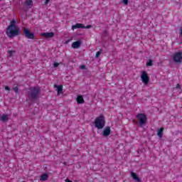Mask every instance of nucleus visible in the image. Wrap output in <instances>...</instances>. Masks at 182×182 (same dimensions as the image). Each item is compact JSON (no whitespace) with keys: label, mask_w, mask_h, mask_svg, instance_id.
Returning a JSON list of instances; mask_svg holds the SVG:
<instances>
[{"label":"nucleus","mask_w":182,"mask_h":182,"mask_svg":"<svg viewBox=\"0 0 182 182\" xmlns=\"http://www.w3.org/2000/svg\"><path fill=\"white\" fill-rule=\"evenodd\" d=\"M6 33L8 38H15V36H18L22 34V31L19 26L16 25V21L13 20L10 22L9 26L6 28Z\"/></svg>","instance_id":"obj_1"},{"label":"nucleus","mask_w":182,"mask_h":182,"mask_svg":"<svg viewBox=\"0 0 182 182\" xmlns=\"http://www.w3.org/2000/svg\"><path fill=\"white\" fill-rule=\"evenodd\" d=\"M41 95V88L39 87H31L28 92V99L30 102H36Z\"/></svg>","instance_id":"obj_2"},{"label":"nucleus","mask_w":182,"mask_h":182,"mask_svg":"<svg viewBox=\"0 0 182 182\" xmlns=\"http://www.w3.org/2000/svg\"><path fill=\"white\" fill-rule=\"evenodd\" d=\"M105 124H106V121L105 120V116H103V114H101L95 119V126L97 129H103L105 127Z\"/></svg>","instance_id":"obj_3"},{"label":"nucleus","mask_w":182,"mask_h":182,"mask_svg":"<svg viewBox=\"0 0 182 182\" xmlns=\"http://www.w3.org/2000/svg\"><path fill=\"white\" fill-rule=\"evenodd\" d=\"M136 119H138L140 127H143L147 123V115L146 114L139 113L136 115Z\"/></svg>","instance_id":"obj_4"},{"label":"nucleus","mask_w":182,"mask_h":182,"mask_svg":"<svg viewBox=\"0 0 182 182\" xmlns=\"http://www.w3.org/2000/svg\"><path fill=\"white\" fill-rule=\"evenodd\" d=\"M173 60L175 63H182V52L175 53L173 55Z\"/></svg>","instance_id":"obj_5"},{"label":"nucleus","mask_w":182,"mask_h":182,"mask_svg":"<svg viewBox=\"0 0 182 182\" xmlns=\"http://www.w3.org/2000/svg\"><path fill=\"white\" fill-rule=\"evenodd\" d=\"M23 33L25 35V37L27 38V39H35V34L31 32V31L26 28H23Z\"/></svg>","instance_id":"obj_6"},{"label":"nucleus","mask_w":182,"mask_h":182,"mask_svg":"<svg viewBox=\"0 0 182 182\" xmlns=\"http://www.w3.org/2000/svg\"><path fill=\"white\" fill-rule=\"evenodd\" d=\"M141 79L145 85H149L150 78L149 77V75L147 74V72H146L144 70L142 71L141 75Z\"/></svg>","instance_id":"obj_7"},{"label":"nucleus","mask_w":182,"mask_h":182,"mask_svg":"<svg viewBox=\"0 0 182 182\" xmlns=\"http://www.w3.org/2000/svg\"><path fill=\"white\" fill-rule=\"evenodd\" d=\"M110 132H111L110 127H106L102 132V136L104 137H107L108 136L110 135Z\"/></svg>","instance_id":"obj_8"},{"label":"nucleus","mask_w":182,"mask_h":182,"mask_svg":"<svg viewBox=\"0 0 182 182\" xmlns=\"http://www.w3.org/2000/svg\"><path fill=\"white\" fill-rule=\"evenodd\" d=\"M80 45H82V41H77L75 42H73L71 46L72 48H73V49H78V48H80Z\"/></svg>","instance_id":"obj_9"},{"label":"nucleus","mask_w":182,"mask_h":182,"mask_svg":"<svg viewBox=\"0 0 182 182\" xmlns=\"http://www.w3.org/2000/svg\"><path fill=\"white\" fill-rule=\"evenodd\" d=\"M72 29H85V25L82 23H76L75 25L72 26Z\"/></svg>","instance_id":"obj_10"},{"label":"nucleus","mask_w":182,"mask_h":182,"mask_svg":"<svg viewBox=\"0 0 182 182\" xmlns=\"http://www.w3.org/2000/svg\"><path fill=\"white\" fill-rule=\"evenodd\" d=\"M54 87L57 89L58 95L63 93V85H54Z\"/></svg>","instance_id":"obj_11"},{"label":"nucleus","mask_w":182,"mask_h":182,"mask_svg":"<svg viewBox=\"0 0 182 182\" xmlns=\"http://www.w3.org/2000/svg\"><path fill=\"white\" fill-rule=\"evenodd\" d=\"M42 36L48 39L49 38H53V36H55V33L53 32L43 33H42Z\"/></svg>","instance_id":"obj_12"},{"label":"nucleus","mask_w":182,"mask_h":182,"mask_svg":"<svg viewBox=\"0 0 182 182\" xmlns=\"http://www.w3.org/2000/svg\"><path fill=\"white\" fill-rule=\"evenodd\" d=\"M24 5H26L28 9H31L33 6V1L32 0H26Z\"/></svg>","instance_id":"obj_13"},{"label":"nucleus","mask_w":182,"mask_h":182,"mask_svg":"<svg viewBox=\"0 0 182 182\" xmlns=\"http://www.w3.org/2000/svg\"><path fill=\"white\" fill-rule=\"evenodd\" d=\"M131 176H132V178L134 180H135V181H136V182H140L141 181L140 178H139V176H137V174H136V173L131 172Z\"/></svg>","instance_id":"obj_14"},{"label":"nucleus","mask_w":182,"mask_h":182,"mask_svg":"<svg viewBox=\"0 0 182 182\" xmlns=\"http://www.w3.org/2000/svg\"><path fill=\"white\" fill-rule=\"evenodd\" d=\"M77 102L78 105H82V103H85V100L83 99V96L78 95L77 97Z\"/></svg>","instance_id":"obj_15"},{"label":"nucleus","mask_w":182,"mask_h":182,"mask_svg":"<svg viewBox=\"0 0 182 182\" xmlns=\"http://www.w3.org/2000/svg\"><path fill=\"white\" fill-rule=\"evenodd\" d=\"M0 120H1V122H3L4 123H5V122H8V120H9V117L8 114H4L1 117Z\"/></svg>","instance_id":"obj_16"},{"label":"nucleus","mask_w":182,"mask_h":182,"mask_svg":"<svg viewBox=\"0 0 182 182\" xmlns=\"http://www.w3.org/2000/svg\"><path fill=\"white\" fill-rule=\"evenodd\" d=\"M48 178H49V175H48V173H43V175H41V176L40 178V181H46V180H48Z\"/></svg>","instance_id":"obj_17"},{"label":"nucleus","mask_w":182,"mask_h":182,"mask_svg":"<svg viewBox=\"0 0 182 182\" xmlns=\"http://www.w3.org/2000/svg\"><path fill=\"white\" fill-rule=\"evenodd\" d=\"M163 132H164V128H161L158 129L157 136L161 139L163 137Z\"/></svg>","instance_id":"obj_18"},{"label":"nucleus","mask_w":182,"mask_h":182,"mask_svg":"<svg viewBox=\"0 0 182 182\" xmlns=\"http://www.w3.org/2000/svg\"><path fill=\"white\" fill-rule=\"evenodd\" d=\"M102 50L100 49L98 52H97L95 55V58L97 59V58H100V55H102Z\"/></svg>","instance_id":"obj_19"},{"label":"nucleus","mask_w":182,"mask_h":182,"mask_svg":"<svg viewBox=\"0 0 182 182\" xmlns=\"http://www.w3.org/2000/svg\"><path fill=\"white\" fill-rule=\"evenodd\" d=\"M8 53H9V58H11L14 55V53H15V50H10L8 51Z\"/></svg>","instance_id":"obj_20"},{"label":"nucleus","mask_w":182,"mask_h":182,"mask_svg":"<svg viewBox=\"0 0 182 182\" xmlns=\"http://www.w3.org/2000/svg\"><path fill=\"white\" fill-rule=\"evenodd\" d=\"M146 66H153V60H149L146 63Z\"/></svg>","instance_id":"obj_21"},{"label":"nucleus","mask_w":182,"mask_h":182,"mask_svg":"<svg viewBox=\"0 0 182 182\" xmlns=\"http://www.w3.org/2000/svg\"><path fill=\"white\" fill-rule=\"evenodd\" d=\"M13 90L15 92V93H19V88L18 87H14Z\"/></svg>","instance_id":"obj_22"},{"label":"nucleus","mask_w":182,"mask_h":182,"mask_svg":"<svg viewBox=\"0 0 182 182\" xmlns=\"http://www.w3.org/2000/svg\"><path fill=\"white\" fill-rule=\"evenodd\" d=\"M123 4L124 5H129V0H123Z\"/></svg>","instance_id":"obj_23"},{"label":"nucleus","mask_w":182,"mask_h":182,"mask_svg":"<svg viewBox=\"0 0 182 182\" xmlns=\"http://www.w3.org/2000/svg\"><path fill=\"white\" fill-rule=\"evenodd\" d=\"M92 28V25H88L87 26H85L84 29H90Z\"/></svg>","instance_id":"obj_24"},{"label":"nucleus","mask_w":182,"mask_h":182,"mask_svg":"<svg viewBox=\"0 0 182 182\" xmlns=\"http://www.w3.org/2000/svg\"><path fill=\"white\" fill-rule=\"evenodd\" d=\"M53 66L54 68H58V66H59V63H54Z\"/></svg>","instance_id":"obj_25"},{"label":"nucleus","mask_w":182,"mask_h":182,"mask_svg":"<svg viewBox=\"0 0 182 182\" xmlns=\"http://www.w3.org/2000/svg\"><path fill=\"white\" fill-rule=\"evenodd\" d=\"M4 89L5 90H11V88L8 86H5Z\"/></svg>","instance_id":"obj_26"},{"label":"nucleus","mask_w":182,"mask_h":182,"mask_svg":"<svg viewBox=\"0 0 182 182\" xmlns=\"http://www.w3.org/2000/svg\"><path fill=\"white\" fill-rule=\"evenodd\" d=\"M80 69H86V65H81Z\"/></svg>","instance_id":"obj_27"},{"label":"nucleus","mask_w":182,"mask_h":182,"mask_svg":"<svg viewBox=\"0 0 182 182\" xmlns=\"http://www.w3.org/2000/svg\"><path fill=\"white\" fill-rule=\"evenodd\" d=\"M180 87H181V85H180V84H177L176 85V88L180 89Z\"/></svg>","instance_id":"obj_28"},{"label":"nucleus","mask_w":182,"mask_h":182,"mask_svg":"<svg viewBox=\"0 0 182 182\" xmlns=\"http://www.w3.org/2000/svg\"><path fill=\"white\" fill-rule=\"evenodd\" d=\"M49 1H50V0H46V2H45L46 5L48 4H49Z\"/></svg>","instance_id":"obj_29"},{"label":"nucleus","mask_w":182,"mask_h":182,"mask_svg":"<svg viewBox=\"0 0 182 182\" xmlns=\"http://www.w3.org/2000/svg\"><path fill=\"white\" fill-rule=\"evenodd\" d=\"M65 182H73V181L69 179H65Z\"/></svg>","instance_id":"obj_30"},{"label":"nucleus","mask_w":182,"mask_h":182,"mask_svg":"<svg viewBox=\"0 0 182 182\" xmlns=\"http://www.w3.org/2000/svg\"><path fill=\"white\" fill-rule=\"evenodd\" d=\"M69 42H70V40L66 41H65V43L68 44V43H69Z\"/></svg>","instance_id":"obj_31"}]
</instances>
